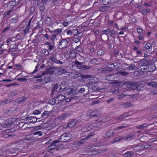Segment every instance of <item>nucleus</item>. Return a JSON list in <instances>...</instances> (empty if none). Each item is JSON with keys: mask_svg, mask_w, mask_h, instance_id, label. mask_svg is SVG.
Listing matches in <instances>:
<instances>
[{"mask_svg": "<svg viewBox=\"0 0 157 157\" xmlns=\"http://www.w3.org/2000/svg\"><path fill=\"white\" fill-rule=\"evenodd\" d=\"M117 64L115 63H113L111 62H109L107 64L106 66L107 68H104L102 71L105 73L107 71L110 72L113 71V68L116 66Z\"/></svg>", "mask_w": 157, "mask_h": 157, "instance_id": "1", "label": "nucleus"}, {"mask_svg": "<svg viewBox=\"0 0 157 157\" xmlns=\"http://www.w3.org/2000/svg\"><path fill=\"white\" fill-rule=\"evenodd\" d=\"M60 55L56 53L53 54L52 57H50V60L56 63L62 64L63 63L60 61Z\"/></svg>", "mask_w": 157, "mask_h": 157, "instance_id": "2", "label": "nucleus"}, {"mask_svg": "<svg viewBox=\"0 0 157 157\" xmlns=\"http://www.w3.org/2000/svg\"><path fill=\"white\" fill-rule=\"evenodd\" d=\"M70 139L69 134L68 133H64L60 136L58 142L63 143L69 141Z\"/></svg>", "mask_w": 157, "mask_h": 157, "instance_id": "3", "label": "nucleus"}, {"mask_svg": "<svg viewBox=\"0 0 157 157\" xmlns=\"http://www.w3.org/2000/svg\"><path fill=\"white\" fill-rule=\"evenodd\" d=\"M59 142L58 140H56L54 141L51 142V144L47 148V150L48 151L54 150H58V148L57 147L58 144H57Z\"/></svg>", "mask_w": 157, "mask_h": 157, "instance_id": "4", "label": "nucleus"}, {"mask_svg": "<svg viewBox=\"0 0 157 157\" xmlns=\"http://www.w3.org/2000/svg\"><path fill=\"white\" fill-rule=\"evenodd\" d=\"M136 82H126L125 84V86L130 90H135L136 89Z\"/></svg>", "mask_w": 157, "mask_h": 157, "instance_id": "5", "label": "nucleus"}, {"mask_svg": "<svg viewBox=\"0 0 157 157\" xmlns=\"http://www.w3.org/2000/svg\"><path fill=\"white\" fill-rule=\"evenodd\" d=\"M78 90L75 89L69 88L66 89V92L68 95H75L78 93Z\"/></svg>", "mask_w": 157, "mask_h": 157, "instance_id": "6", "label": "nucleus"}, {"mask_svg": "<svg viewBox=\"0 0 157 157\" xmlns=\"http://www.w3.org/2000/svg\"><path fill=\"white\" fill-rule=\"evenodd\" d=\"M56 101L59 102V103L62 101L64 100L65 96L60 94H58L56 96H54Z\"/></svg>", "mask_w": 157, "mask_h": 157, "instance_id": "7", "label": "nucleus"}, {"mask_svg": "<svg viewBox=\"0 0 157 157\" xmlns=\"http://www.w3.org/2000/svg\"><path fill=\"white\" fill-rule=\"evenodd\" d=\"M54 90H56V93H57L59 92H60L65 90V88H62V86H61L60 85H55L53 87Z\"/></svg>", "mask_w": 157, "mask_h": 157, "instance_id": "8", "label": "nucleus"}, {"mask_svg": "<svg viewBox=\"0 0 157 157\" xmlns=\"http://www.w3.org/2000/svg\"><path fill=\"white\" fill-rule=\"evenodd\" d=\"M116 78L115 74H108L105 75V79L109 81H113Z\"/></svg>", "mask_w": 157, "mask_h": 157, "instance_id": "9", "label": "nucleus"}, {"mask_svg": "<svg viewBox=\"0 0 157 157\" xmlns=\"http://www.w3.org/2000/svg\"><path fill=\"white\" fill-rule=\"evenodd\" d=\"M53 68H52L51 67L48 68L46 71H44L42 73V75H44L46 74L52 75L54 74V71L53 70Z\"/></svg>", "mask_w": 157, "mask_h": 157, "instance_id": "10", "label": "nucleus"}, {"mask_svg": "<svg viewBox=\"0 0 157 157\" xmlns=\"http://www.w3.org/2000/svg\"><path fill=\"white\" fill-rule=\"evenodd\" d=\"M68 41L66 39H62L59 42V46L61 48H66L68 44Z\"/></svg>", "mask_w": 157, "mask_h": 157, "instance_id": "11", "label": "nucleus"}, {"mask_svg": "<svg viewBox=\"0 0 157 157\" xmlns=\"http://www.w3.org/2000/svg\"><path fill=\"white\" fill-rule=\"evenodd\" d=\"M92 136V135H88L87 136V137H86L79 140L78 141L77 145H79L81 144H83L85 142V141H87L90 138V137Z\"/></svg>", "mask_w": 157, "mask_h": 157, "instance_id": "12", "label": "nucleus"}, {"mask_svg": "<svg viewBox=\"0 0 157 157\" xmlns=\"http://www.w3.org/2000/svg\"><path fill=\"white\" fill-rule=\"evenodd\" d=\"M88 89L87 87L85 88H81L78 90V93H81L84 95L86 94L88 92Z\"/></svg>", "mask_w": 157, "mask_h": 157, "instance_id": "13", "label": "nucleus"}, {"mask_svg": "<svg viewBox=\"0 0 157 157\" xmlns=\"http://www.w3.org/2000/svg\"><path fill=\"white\" fill-rule=\"evenodd\" d=\"M25 119L26 121L30 120V123H35L36 122L37 120V118L35 117H27Z\"/></svg>", "mask_w": 157, "mask_h": 157, "instance_id": "14", "label": "nucleus"}, {"mask_svg": "<svg viewBox=\"0 0 157 157\" xmlns=\"http://www.w3.org/2000/svg\"><path fill=\"white\" fill-rule=\"evenodd\" d=\"M83 64V63L82 62H80L77 60H76L75 62H72V67H76L80 69V66H81Z\"/></svg>", "mask_w": 157, "mask_h": 157, "instance_id": "15", "label": "nucleus"}, {"mask_svg": "<svg viewBox=\"0 0 157 157\" xmlns=\"http://www.w3.org/2000/svg\"><path fill=\"white\" fill-rule=\"evenodd\" d=\"M99 116V114L97 113L96 112L93 111L87 115L88 117L93 118L98 117Z\"/></svg>", "mask_w": 157, "mask_h": 157, "instance_id": "16", "label": "nucleus"}, {"mask_svg": "<svg viewBox=\"0 0 157 157\" xmlns=\"http://www.w3.org/2000/svg\"><path fill=\"white\" fill-rule=\"evenodd\" d=\"M140 64L141 66L143 67L144 66L147 67L148 64V62L145 59H142L140 61Z\"/></svg>", "mask_w": 157, "mask_h": 157, "instance_id": "17", "label": "nucleus"}, {"mask_svg": "<svg viewBox=\"0 0 157 157\" xmlns=\"http://www.w3.org/2000/svg\"><path fill=\"white\" fill-rule=\"evenodd\" d=\"M51 113V111H45L41 115L40 117L39 118V119L42 118H44L45 119Z\"/></svg>", "mask_w": 157, "mask_h": 157, "instance_id": "18", "label": "nucleus"}, {"mask_svg": "<svg viewBox=\"0 0 157 157\" xmlns=\"http://www.w3.org/2000/svg\"><path fill=\"white\" fill-rule=\"evenodd\" d=\"M134 154L132 151H129L126 152L123 155L124 157H134Z\"/></svg>", "mask_w": 157, "mask_h": 157, "instance_id": "19", "label": "nucleus"}, {"mask_svg": "<svg viewBox=\"0 0 157 157\" xmlns=\"http://www.w3.org/2000/svg\"><path fill=\"white\" fill-rule=\"evenodd\" d=\"M26 99V98H24L23 97L18 98L15 100V102L19 104L23 103Z\"/></svg>", "mask_w": 157, "mask_h": 157, "instance_id": "20", "label": "nucleus"}, {"mask_svg": "<svg viewBox=\"0 0 157 157\" xmlns=\"http://www.w3.org/2000/svg\"><path fill=\"white\" fill-rule=\"evenodd\" d=\"M145 48L148 51L150 52L152 49V45L150 43H147L144 46Z\"/></svg>", "mask_w": 157, "mask_h": 157, "instance_id": "21", "label": "nucleus"}, {"mask_svg": "<svg viewBox=\"0 0 157 157\" xmlns=\"http://www.w3.org/2000/svg\"><path fill=\"white\" fill-rule=\"evenodd\" d=\"M46 24L48 26H51L52 25V20L49 17H47L46 18Z\"/></svg>", "mask_w": 157, "mask_h": 157, "instance_id": "22", "label": "nucleus"}, {"mask_svg": "<svg viewBox=\"0 0 157 157\" xmlns=\"http://www.w3.org/2000/svg\"><path fill=\"white\" fill-rule=\"evenodd\" d=\"M147 86L148 87L151 86L153 88H157V83L155 82H152L147 84Z\"/></svg>", "mask_w": 157, "mask_h": 157, "instance_id": "23", "label": "nucleus"}, {"mask_svg": "<svg viewBox=\"0 0 157 157\" xmlns=\"http://www.w3.org/2000/svg\"><path fill=\"white\" fill-rule=\"evenodd\" d=\"M136 89L137 91H140L142 90L143 88L141 85V83L140 82H136Z\"/></svg>", "mask_w": 157, "mask_h": 157, "instance_id": "24", "label": "nucleus"}, {"mask_svg": "<svg viewBox=\"0 0 157 157\" xmlns=\"http://www.w3.org/2000/svg\"><path fill=\"white\" fill-rule=\"evenodd\" d=\"M49 104L52 105H54L55 104H59V102H57V101H56L55 98V97H54L53 98L49 100Z\"/></svg>", "mask_w": 157, "mask_h": 157, "instance_id": "25", "label": "nucleus"}, {"mask_svg": "<svg viewBox=\"0 0 157 157\" xmlns=\"http://www.w3.org/2000/svg\"><path fill=\"white\" fill-rule=\"evenodd\" d=\"M7 6L9 7L10 8L12 9L15 7L14 5V4L13 1H9L7 3Z\"/></svg>", "mask_w": 157, "mask_h": 157, "instance_id": "26", "label": "nucleus"}, {"mask_svg": "<svg viewBox=\"0 0 157 157\" xmlns=\"http://www.w3.org/2000/svg\"><path fill=\"white\" fill-rule=\"evenodd\" d=\"M126 69L127 70L132 71L136 69V66L134 64H131L129 67H127Z\"/></svg>", "mask_w": 157, "mask_h": 157, "instance_id": "27", "label": "nucleus"}, {"mask_svg": "<svg viewBox=\"0 0 157 157\" xmlns=\"http://www.w3.org/2000/svg\"><path fill=\"white\" fill-rule=\"evenodd\" d=\"M114 134V132L110 130L105 134V136L106 137H109L112 136Z\"/></svg>", "mask_w": 157, "mask_h": 157, "instance_id": "28", "label": "nucleus"}, {"mask_svg": "<svg viewBox=\"0 0 157 157\" xmlns=\"http://www.w3.org/2000/svg\"><path fill=\"white\" fill-rule=\"evenodd\" d=\"M131 104L130 103L126 102L121 105L122 107L123 108H126L131 106Z\"/></svg>", "mask_w": 157, "mask_h": 157, "instance_id": "29", "label": "nucleus"}, {"mask_svg": "<svg viewBox=\"0 0 157 157\" xmlns=\"http://www.w3.org/2000/svg\"><path fill=\"white\" fill-rule=\"evenodd\" d=\"M33 134L36 136V137H38V136H41L43 135V134L40 131H36L33 133Z\"/></svg>", "mask_w": 157, "mask_h": 157, "instance_id": "30", "label": "nucleus"}, {"mask_svg": "<svg viewBox=\"0 0 157 157\" xmlns=\"http://www.w3.org/2000/svg\"><path fill=\"white\" fill-rule=\"evenodd\" d=\"M18 94V92L16 90L11 92L9 93L8 96L9 97L14 96Z\"/></svg>", "mask_w": 157, "mask_h": 157, "instance_id": "31", "label": "nucleus"}, {"mask_svg": "<svg viewBox=\"0 0 157 157\" xmlns=\"http://www.w3.org/2000/svg\"><path fill=\"white\" fill-rule=\"evenodd\" d=\"M151 10L150 9H144L142 10L141 13L144 15H146L147 13H149L151 12Z\"/></svg>", "mask_w": 157, "mask_h": 157, "instance_id": "32", "label": "nucleus"}, {"mask_svg": "<svg viewBox=\"0 0 157 157\" xmlns=\"http://www.w3.org/2000/svg\"><path fill=\"white\" fill-rule=\"evenodd\" d=\"M33 139L30 137L29 136H27L24 139V141L27 142L31 143L32 142Z\"/></svg>", "mask_w": 157, "mask_h": 157, "instance_id": "33", "label": "nucleus"}, {"mask_svg": "<svg viewBox=\"0 0 157 157\" xmlns=\"http://www.w3.org/2000/svg\"><path fill=\"white\" fill-rule=\"evenodd\" d=\"M16 9H13L9 10L8 11H7L6 12L4 13V15H5V16H6L7 15H9L11 13L16 10Z\"/></svg>", "mask_w": 157, "mask_h": 157, "instance_id": "34", "label": "nucleus"}, {"mask_svg": "<svg viewBox=\"0 0 157 157\" xmlns=\"http://www.w3.org/2000/svg\"><path fill=\"white\" fill-rule=\"evenodd\" d=\"M16 9H13L9 10L8 11H7L6 12L4 13V15H5V16H6L7 15H9L11 13L16 10Z\"/></svg>", "mask_w": 157, "mask_h": 157, "instance_id": "35", "label": "nucleus"}, {"mask_svg": "<svg viewBox=\"0 0 157 157\" xmlns=\"http://www.w3.org/2000/svg\"><path fill=\"white\" fill-rule=\"evenodd\" d=\"M16 9H13L9 10L8 11H7L6 12L4 13V15H5V16H6L7 15H9L11 13L16 10Z\"/></svg>", "mask_w": 157, "mask_h": 157, "instance_id": "36", "label": "nucleus"}, {"mask_svg": "<svg viewBox=\"0 0 157 157\" xmlns=\"http://www.w3.org/2000/svg\"><path fill=\"white\" fill-rule=\"evenodd\" d=\"M16 9H13L9 10L8 11H7L6 12L4 13V15H5V16H6L7 15H9L11 13L16 10Z\"/></svg>", "mask_w": 157, "mask_h": 157, "instance_id": "37", "label": "nucleus"}, {"mask_svg": "<svg viewBox=\"0 0 157 157\" xmlns=\"http://www.w3.org/2000/svg\"><path fill=\"white\" fill-rule=\"evenodd\" d=\"M98 81V78L97 77H95L91 79L90 82L92 84H94L97 82Z\"/></svg>", "mask_w": 157, "mask_h": 157, "instance_id": "38", "label": "nucleus"}, {"mask_svg": "<svg viewBox=\"0 0 157 157\" xmlns=\"http://www.w3.org/2000/svg\"><path fill=\"white\" fill-rule=\"evenodd\" d=\"M105 51L103 49H99L97 51V55L99 56L103 55Z\"/></svg>", "mask_w": 157, "mask_h": 157, "instance_id": "39", "label": "nucleus"}, {"mask_svg": "<svg viewBox=\"0 0 157 157\" xmlns=\"http://www.w3.org/2000/svg\"><path fill=\"white\" fill-rule=\"evenodd\" d=\"M143 149V147L141 145H139L134 147V150L136 151L141 150Z\"/></svg>", "mask_w": 157, "mask_h": 157, "instance_id": "40", "label": "nucleus"}, {"mask_svg": "<svg viewBox=\"0 0 157 157\" xmlns=\"http://www.w3.org/2000/svg\"><path fill=\"white\" fill-rule=\"evenodd\" d=\"M69 116V114L68 113H65L64 114L62 115L59 117V119L60 120H62L65 119L66 117H68Z\"/></svg>", "mask_w": 157, "mask_h": 157, "instance_id": "41", "label": "nucleus"}, {"mask_svg": "<svg viewBox=\"0 0 157 157\" xmlns=\"http://www.w3.org/2000/svg\"><path fill=\"white\" fill-rule=\"evenodd\" d=\"M80 69L84 70L89 69L90 68V66L86 65H82L81 66H80Z\"/></svg>", "mask_w": 157, "mask_h": 157, "instance_id": "42", "label": "nucleus"}, {"mask_svg": "<svg viewBox=\"0 0 157 157\" xmlns=\"http://www.w3.org/2000/svg\"><path fill=\"white\" fill-rule=\"evenodd\" d=\"M35 7L34 6H32L29 10V13L30 15L33 14L35 12Z\"/></svg>", "mask_w": 157, "mask_h": 157, "instance_id": "43", "label": "nucleus"}, {"mask_svg": "<svg viewBox=\"0 0 157 157\" xmlns=\"http://www.w3.org/2000/svg\"><path fill=\"white\" fill-rule=\"evenodd\" d=\"M133 134H129L125 137V139L127 140H130L134 136Z\"/></svg>", "mask_w": 157, "mask_h": 157, "instance_id": "44", "label": "nucleus"}, {"mask_svg": "<svg viewBox=\"0 0 157 157\" xmlns=\"http://www.w3.org/2000/svg\"><path fill=\"white\" fill-rule=\"evenodd\" d=\"M40 11L42 13L44 12L45 9V6L44 5L42 4L40 5L39 7Z\"/></svg>", "mask_w": 157, "mask_h": 157, "instance_id": "45", "label": "nucleus"}, {"mask_svg": "<svg viewBox=\"0 0 157 157\" xmlns=\"http://www.w3.org/2000/svg\"><path fill=\"white\" fill-rule=\"evenodd\" d=\"M111 92L114 94H117L119 92V90L117 88H116L114 89H112L111 90Z\"/></svg>", "mask_w": 157, "mask_h": 157, "instance_id": "46", "label": "nucleus"}, {"mask_svg": "<svg viewBox=\"0 0 157 157\" xmlns=\"http://www.w3.org/2000/svg\"><path fill=\"white\" fill-rule=\"evenodd\" d=\"M30 28V26L27 25L25 29L24 30V31L25 34H27L29 32Z\"/></svg>", "mask_w": 157, "mask_h": 157, "instance_id": "47", "label": "nucleus"}, {"mask_svg": "<svg viewBox=\"0 0 157 157\" xmlns=\"http://www.w3.org/2000/svg\"><path fill=\"white\" fill-rule=\"evenodd\" d=\"M62 31V30L61 29H58L52 31L53 33H55L56 34H58L60 33Z\"/></svg>", "mask_w": 157, "mask_h": 157, "instance_id": "48", "label": "nucleus"}, {"mask_svg": "<svg viewBox=\"0 0 157 157\" xmlns=\"http://www.w3.org/2000/svg\"><path fill=\"white\" fill-rule=\"evenodd\" d=\"M128 116H130L129 114L127 113H124L123 115L118 117V118H119V119H123L124 118L127 117Z\"/></svg>", "mask_w": 157, "mask_h": 157, "instance_id": "49", "label": "nucleus"}, {"mask_svg": "<svg viewBox=\"0 0 157 157\" xmlns=\"http://www.w3.org/2000/svg\"><path fill=\"white\" fill-rule=\"evenodd\" d=\"M56 90H54V87H53V88L51 92V96L52 97H54V96L55 95H57V93H56Z\"/></svg>", "mask_w": 157, "mask_h": 157, "instance_id": "50", "label": "nucleus"}, {"mask_svg": "<svg viewBox=\"0 0 157 157\" xmlns=\"http://www.w3.org/2000/svg\"><path fill=\"white\" fill-rule=\"evenodd\" d=\"M84 135L85 136H86V137L88 135H92V136L94 135V134L92 133L91 132V131L90 130H88L84 132Z\"/></svg>", "mask_w": 157, "mask_h": 157, "instance_id": "51", "label": "nucleus"}, {"mask_svg": "<svg viewBox=\"0 0 157 157\" xmlns=\"http://www.w3.org/2000/svg\"><path fill=\"white\" fill-rule=\"evenodd\" d=\"M10 102V101L8 99H7L6 100H3L1 101L2 104L3 105H5L6 104H8Z\"/></svg>", "mask_w": 157, "mask_h": 157, "instance_id": "52", "label": "nucleus"}, {"mask_svg": "<svg viewBox=\"0 0 157 157\" xmlns=\"http://www.w3.org/2000/svg\"><path fill=\"white\" fill-rule=\"evenodd\" d=\"M8 151H9L11 154L15 153H16L17 151H17V148L15 147L11 149L8 150Z\"/></svg>", "mask_w": 157, "mask_h": 157, "instance_id": "53", "label": "nucleus"}, {"mask_svg": "<svg viewBox=\"0 0 157 157\" xmlns=\"http://www.w3.org/2000/svg\"><path fill=\"white\" fill-rule=\"evenodd\" d=\"M125 96H126V95H125L124 94L122 93L120 94L119 95H118L117 98L119 99H121Z\"/></svg>", "mask_w": 157, "mask_h": 157, "instance_id": "54", "label": "nucleus"}, {"mask_svg": "<svg viewBox=\"0 0 157 157\" xmlns=\"http://www.w3.org/2000/svg\"><path fill=\"white\" fill-rule=\"evenodd\" d=\"M91 76L89 75H81V77L82 78L87 79L90 78Z\"/></svg>", "mask_w": 157, "mask_h": 157, "instance_id": "55", "label": "nucleus"}, {"mask_svg": "<svg viewBox=\"0 0 157 157\" xmlns=\"http://www.w3.org/2000/svg\"><path fill=\"white\" fill-rule=\"evenodd\" d=\"M75 49L76 51L80 52H81L82 51V49L81 47L80 46V44L78 46H77L76 47H75Z\"/></svg>", "mask_w": 157, "mask_h": 157, "instance_id": "56", "label": "nucleus"}, {"mask_svg": "<svg viewBox=\"0 0 157 157\" xmlns=\"http://www.w3.org/2000/svg\"><path fill=\"white\" fill-rule=\"evenodd\" d=\"M41 113V111L38 110H34L33 112V114L34 115H37Z\"/></svg>", "mask_w": 157, "mask_h": 157, "instance_id": "57", "label": "nucleus"}, {"mask_svg": "<svg viewBox=\"0 0 157 157\" xmlns=\"http://www.w3.org/2000/svg\"><path fill=\"white\" fill-rule=\"evenodd\" d=\"M13 2L14 5L15 7L21 2L20 0H13Z\"/></svg>", "mask_w": 157, "mask_h": 157, "instance_id": "58", "label": "nucleus"}, {"mask_svg": "<svg viewBox=\"0 0 157 157\" xmlns=\"http://www.w3.org/2000/svg\"><path fill=\"white\" fill-rule=\"evenodd\" d=\"M103 33L106 35H108L110 33L109 30L108 29H106L105 30L102 31Z\"/></svg>", "mask_w": 157, "mask_h": 157, "instance_id": "59", "label": "nucleus"}, {"mask_svg": "<svg viewBox=\"0 0 157 157\" xmlns=\"http://www.w3.org/2000/svg\"><path fill=\"white\" fill-rule=\"evenodd\" d=\"M17 79L18 81L21 82H23L27 80V79L26 78H17Z\"/></svg>", "mask_w": 157, "mask_h": 157, "instance_id": "60", "label": "nucleus"}, {"mask_svg": "<svg viewBox=\"0 0 157 157\" xmlns=\"http://www.w3.org/2000/svg\"><path fill=\"white\" fill-rule=\"evenodd\" d=\"M147 126L146 124H144L141 125H140L136 127V128L138 129L143 128H144L146 127Z\"/></svg>", "mask_w": 157, "mask_h": 157, "instance_id": "61", "label": "nucleus"}, {"mask_svg": "<svg viewBox=\"0 0 157 157\" xmlns=\"http://www.w3.org/2000/svg\"><path fill=\"white\" fill-rule=\"evenodd\" d=\"M10 26L6 27L2 31V33H4L6 32H7L9 29H10Z\"/></svg>", "mask_w": 157, "mask_h": 157, "instance_id": "62", "label": "nucleus"}, {"mask_svg": "<svg viewBox=\"0 0 157 157\" xmlns=\"http://www.w3.org/2000/svg\"><path fill=\"white\" fill-rule=\"evenodd\" d=\"M42 52L45 55H48L49 54L48 51L47 49H43Z\"/></svg>", "mask_w": 157, "mask_h": 157, "instance_id": "63", "label": "nucleus"}, {"mask_svg": "<svg viewBox=\"0 0 157 157\" xmlns=\"http://www.w3.org/2000/svg\"><path fill=\"white\" fill-rule=\"evenodd\" d=\"M11 21L12 23H16L18 21V18L17 17L13 18L11 19Z\"/></svg>", "mask_w": 157, "mask_h": 157, "instance_id": "64", "label": "nucleus"}]
</instances>
